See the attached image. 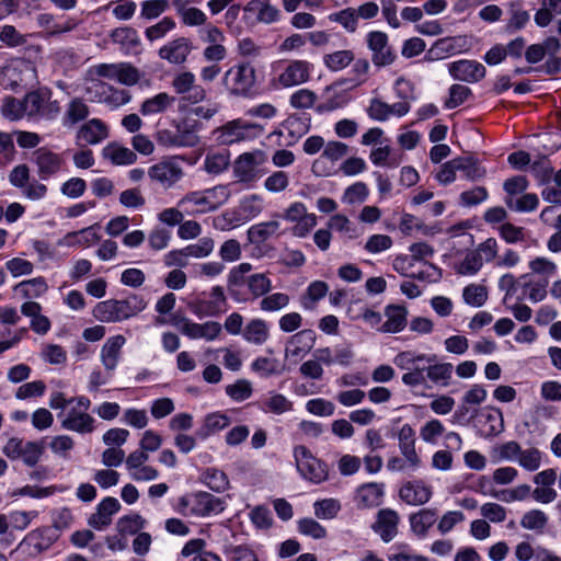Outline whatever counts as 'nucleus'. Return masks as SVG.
<instances>
[{
  "label": "nucleus",
  "instance_id": "obj_1",
  "mask_svg": "<svg viewBox=\"0 0 561 561\" xmlns=\"http://www.w3.org/2000/svg\"><path fill=\"white\" fill-rule=\"evenodd\" d=\"M142 297L130 295L125 299H108L96 304L93 308V317L106 323L122 322L135 317L146 308Z\"/></svg>",
  "mask_w": 561,
  "mask_h": 561
},
{
  "label": "nucleus",
  "instance_id": "obj_2",
  "mask_svg": "<svg viewBox=\"0 0 561 561\" xmlns=\"http://www.w3.org/2000/svg\"><path fill=\"white\" fill-rule=\"evenodd\" d=\"M226 508L225 499L205 491L185 494L178 500L175 510L184 516L208 517Z\"/></svg>",
  "mask_w": 561,
  "mask_h": 561
},
{
  "label": "nucleus",
  "instance_id": "obj_3",
  "mask_svg": "<svg viewBox=\"0 0 561 561\" xmlns=\"http://www.w3.org/2000/svg\"><path fill=\"white\" fill-rule=\"evenodd\" d=\"M263 130V127L256 123L236 118L217 127L213 135L218 145L232 146L243 141H251L261 136Z\"/></svg>",
  "mask_w": 561,
  "mask_h": 561
},
{
  "label": "nucleus",
  "instance_id": "obj_4",
  "mask_svg": "<svg viewBox=\"0 0 561 561\" xmlns=\"http://www.w3.org/2000/svg\"><path fill=\"white\" fill-rule=\"evenodd\" d=\"M70 402L73 404L66 411L61 420V427L79 434L92 433L95 428V420L88 413L91 407L90 399L80 396L70 398Z\"/></svg>",
  "mask_w": 561,
  "mask_h": 561
},
{
  "label": "nucleus",
  "instance_id": "obj_5",
  "mask_svg": "<svg viewBox=\"0 0 561 561\" xmlns=\"http://www.w3.org/2000/svg\"><path fill=\"white\" fill-rule=\"evenodd\" d=\"M255 69L249 62L231 66L222 77V84L233 96H248L255 85Z\"/></svg>",
  "mask_w": 561,
  "mask_h": 561
},
{
  "label": "nucleus",
  "instance_id": "obj_6",
  "mask_svg": "<svg viewBox=\"0 0 561 561\" xmlns=\"http://www.w3.org/2000/svg\"><path fill=\"white\" fill-rule=\"evenodd\" d=\"M53 92L47 88L31 91L23 98L24 111L30 118L54 119L60 112L58 101L53 100Z\"/></svg>",
  "mask_w": 561,
  "mask_h": 561
},
{
  "label": "nucleus",
  "instance_id": "obj_7",
  "mask_svg": "<svg viewBox=\"0 0 561 561\" xmlns=\"http://www.w3.org/2000/svg\"><path fill=\"white\" fill-rule=\"evenodd\" d=\"M294 458L296 468L304 479L314 484H320L328 480L329 469L327 463L314 457L306 446H296L294 448Z\"/></svg>",
  "mask_w": 561,
  "mask_h": 561
},
{
  "label": "nucleus",
  "instance_id": "obj_8",
  "mask_svg": "<svg viewBox=\"0 0 561 561\" xmlns=\"http://www.w3.org/2000/svg\"><path fill=\"white\" fill-rule=\"evenodd\" d=\"M266 161L267 156L261 149L243 152L232 163L233 176L239 183H254L261 178L260 168Z\"/></svg>",
  "mask_w": 561,
  "mask_h": 561
},
{
  "label": "nucleus",
  "instance_id": "obj_9",
  "mask_svg": "<svg viewBox=\"0 0 561 561\" xmlns=\"http://www.w3.org/2000/svg\"><path fill=\"white\" fill-rule=\"evenodd\" d=\"M366 44L371 53V62L377 68L390 66L396 60V53L389 44L388 35L381 31H370Z\"/></svg>",
  "mask_w": 561,
  "mask_h": 561
},
{
  "label": "nucleus",
  "instance_id": "obj_10",
  "mask_svg": "<svg viewBox=\"0 0 561 561\" xmlns=\"http://www.w3.org/2000/svg\"><path fill=\"white\" fill-rule=\"evenodd\" d=\"M227 299L222 287L214 286L210 289L209 298L198 296L188 302V309L198 318L216 317L226 311Z\"/></svg>",
  "mask_w": 561,
  "mask_h": 561
},
{
  "label": "nucleus",
  "instance_id": "obj_11",
  "mask_svg": "<svg viewBox=\"0 0 561 561\" xmlns=\"http://www.w3.org/2000/svg\"><path fill=\"white\" fill-rule=\"evenodd\" d=\"M2 76L11 88L32 84L37 79L34 64L22 58L10 60L3 67Z\"/></svg>",
  "mask_w": 561,
  "mask_h": 561
},
{
  "label": "nucleus",
  "instance_id": "obj_12",
  "mask_svg": "<svg viewBox=\"0 0 561 561\" xmlns=\"http://www.w3.org/2000/svg\"><path fill=\"white\" fill-rule=\"evenodd\" d=\"M88 92H95V101L104 103L112 108L123 106L131 100V95L128 91L123 89L114 88L101 80H91V85L88 88Z\"/></svg>",
  "mask_w": 561,
  "mask_h": 561
},
{
  "label": "nucleus",
  "instance_id": "obj_13",
  "mask_svg": "<svg viewBox=\"0 0 561 561\" xmlns=\"http://www.w3.org/2000/svg\"><path fill=\"white\" fill-rule=\"evenodd\" d=\"M470 45L471 41L466 35L439 38L428 49L427 58L430 60L444 59L447 56L467 51Z\"/></svg>",
  "mask_w": 561,
  "mask_h": 561
},
{
  "label": "nucleus",
  "instance_id": "obj_14",
  "mask_svg": "<svg viewBox=\"0 0 561 561\" xmlns=\"http://www.w3.org/2000/svg\"><path fill=\"white\" fill-rule=\"evenodd\" d=\"M33 161L37 167V174L41 180H48L56 175L66 164L61 154L45 147L38 148L33 152Z\"/></svg>",
  "mask_w": 561,
  "mask_h": 561
},
{
  "label": "nucleus",
  "instance_id": "obj_15",
  "mask_svg": "<svg viewBox=\"0 0 561 561\" xmlns=\"http://www.w3.org/2000/svg\"><path fill=\"white\" fill-rule=\"evenodd\" d=\"M448 72L454 80L477 83L485 77L486 69L478 60L460 59L448 65Z\"/></svg>",
  "mask_w": 561,
  "mask_h": 561
},
{
  "label": "nucleus",
  "instance_id": "obj_16",
  "mask_svg": "<svg viewBox=\"0 0 561 561\" xmlns=\"http://www.w3.org/2000/svg\"><path fill=\"white\" fill-rule=\"evenodd\" d=\"M178 161L176 158H170L150 167L148 171L150 179L165 187L172 186L183 176V169Z\"/></svg>",
  "mask_w": 561,
  "mask_h": 561
},
{
  "label": "nucleus",
  "instance_id": "obj_17",
  "mask_svg": "<svg viewBox=\"0 0 561 561\" xmlns=\"http://www.w3.org/2000/svg\"><path fill=\"white\" fill-rule=\"evenodd\" d=\"M313 66L306 60H293L278 76V82L284 88L302 84L310 79Z\"/></svg>",
  "mask_w": 561,
  "mask_h": 561
},
{
  "label": "nucleus",
  "instance_id": "obj_18",
  "mask_svg": "<svg viewBox=\"0 0 561 561\" xmlns=\"http://www.w3.org/2000/svg\"><path fill=\"white\" fill-rule=\"evenodd\" d=\"M280 213H273L270 220L251 226L248 236L251 242L261 243L271 238H277L285 233L282 229Z\"/></svg>",
  "mask_w": 561,
  "mask_h": 561
},
{
  "label": "nucleus",
  "instance_id": "obj_19",
  "mask_svg": "<svg viewBox=\"0 0 561 561\" xmlns=\"http://www.w3.org/2000/svg\"><path fill=\"white\" fill-rule=\"evenodd\" d=\"M172 87L178 94H184L185 99L192 103L202 102L206 98L205 89L195 83V76L190 71L176 75Z\"/></svg>",
  "mask_w": 561,
  "mask_h": 561
},
{
  "label": "nucleus",
  "instance_id": "obj_20",
  "mask_svg": "<svg viewBox=\"0 0 561 561\" xmlns=\"http://www.w3.org/2000/svg\"><path fill=\"white\" fill-rule=\"evenodd\" d=\"M121 510V504L117 499L107 496L104 497L88 518V525L96 530H103L111 525L113 516Z\"/></svg>",
  "mask_w": 561,
  "mask_h": 561
},
{
  "label": "nucleus",
  "instance_id": "obj_21",
  "mask_svg": "<svg viewBox=\"0 0 561 561\" xmlns=\"http://www.w3.org/2000/svg\"><path fill=\"white\" fill-rule=\"evenodd\" d=\"M399 522L400 516L394 510L382 508L377 513L371 528L383 542H390L398 534Z\"/></svg>",
  "mask_w": 561,
  "mask_h": 561
},
{
  "label": "nucleus",
  "instance_id": "obj_22",
  "mask_svg": "<svg viewBox=\"0 0 561 561\" xmlns=\"http://www.w3.org/2000/svg\"><path fill=\"white\" fill-rule=\"evenodd\" d=\"M251 271L252 265L244 262L232 267L227 276L228 293L237 302L249 301V297L244 294L242 288L244 285L247 286V274Z\"/></svg>",
  "mask_w": 561,
  "mask_h": 561
},
{
  "label": "nucleus",
  "instance_id": "obj_23",
  "mask_svg": "<svg viewBox=\"0 0 561 561\" xmlns=\"http://www.w3.org/2000/svg\"><path fill=\"white\" fill-rule=\"evenodd\" d=\"M316 333L311 329H306L291 335L285 347L286 358H301L308 354L316 343Z\"/></svg>",
  "mask_w": 561,
  "mask_h": 561
},
{
  "label": "nucleus",
  "instance_id": "obj_24",
  "mask_svg": "<svg viewBox=\"0 0 561 561\" xmlns=\"http://www.w3.org/2000/svg\"><path fill=\"white\" fill-rule=\"evenodd\" d=\"M385 484L368 482L359 485L354 495V503L358 508H371L382 503Z\"/></svg>",
  "mask_w": 561,
  "mask_h": 561
},
{
  "label": "nucleus",
  "instance_id": "obj_25",
  "mask_svg": "<svg viewBox=\"0 0 561 561\" xmlns=\"http://www.w3.org/2000/svg\"><path fill=\"white\" fill-rule=\"evenodd\" d=\"M126 339L122 334L108 337L103 344L100 353V359L107 373H113L121 359L122 348Z\"/></svg>",
  "mask_w": 561,
  "mask_h": 561
},
{
  "label": "nucleus",
  "instance_id": "obj_26",
  "mask_svg": "<svg viewBox=\"0 0 561 561\" xmlns=\"http://www.w3.org/2000/svg\"><path fill=\"white\" fill-rule=\"evenodd\" d=\"M108 137L107 126L99 118H92L80 126L76 139L78 144L98 145Z\"/></svg>",
  "mask_w": 561,
  "mask_h": 561
},
{
  "label": "nucleus",
  "instance_id": "obj_27",
  "mask_svg": "<svg viewBox=\"0 0 561 561\" xmlns=\"http://www.w3.org/2000/svg\"><path fill=\"white\" fill-rule=\"evenodd\" d=\"M399 496L409 505H422L427 503L432 497V489L423 481H409L401 486Z\"/></svg>",
  "mask_w": 561,
  "mask_h": 561
},
{
  "label": "nucleus",
  "instance_id": "obj_28",
  "mask_svg": "<svg viewBox=\"0 0 561 561\" xmlns=\"http://www.w3.org/2000/svg\"><path fill=\"white\" fill-rule=\"evenodd\" d=\"M190 53V42L184 37L171 41L159 49L160 58L165 59L170 64L174 65L183 64L186 60Z\"/></svg>",
  "mask_w": 561,
  "mask_h": 561
},
{
  "label": "nucleus",
  "instance_id": "obj_29",
  "mask_svg": "<svg viewBox=\"0 0 561 561\" xmlns=\"http://www.w3.org/2000/svg\"><path fill=\"white\" fill-rule=\"evenodd\" d=\"M112 42L119 46L124 54H135L140 46V38L135 28L129 26L117 27L110 34Z\"/></svg>",
  "mask_w": 561,
  "mask_h": 561
},
{
  "label": "nucleus",
  "instance_id": "obj_30",
  "mask_svg": "<svg viewBox=\"0 0 561 561\" xmlns=\"http://www.w3.org/2000/svg\"><path fill=\"white\" fill-rule=\"evenodd\" d=\"M398 440L401 455L408 458L411 466L420 467L421 459L415 450V432L411 425L404 424L400 428Z\"/></svg>",
  "mask_w": 561,
  "mask_h": 561
},
{
  "label": "nucleus",
  "instance_id": "obj_31",
  "mask_svg": "<svg viewBox=\"0 0 561 561\" xmlns=\"http://www.w3.org/2000/svg\"><path fill=\"white\" fill-rule=\"evenodd\" d=\"M178 206L190 216H197L213 211L203 191H194L185 194L178 202Z\"/></svg>",
  "mask_w": 561,
  "mask_h": 561
},
{
  "label": "nucleus",
  "instance_id": "obj_32",
  "mask_svg": "<svg viewBox=\"0 0 561 561\" xmlns=\"http://www.w3.org/2000/svg\"><path fill=\"white\" fill-rule=\"evenodd\" d=\"M519 280L524 290V296L519 297V300L527 298L529 301L536 304L547 297V287L549 285L547 279H535L531 278L529 274H524L519 277Z\"/></svg>",
  "mask_w": 561,
  "mask_h": 561
},
{
  "label": "nucleus",
  "instance_id": "obj_33",
  "mask_svg": "<svg viewBox=\"0 0 561 561\" xmlns=\"http://www.w3.org/2000/svg\"><path fill=\"white\" fill-rule=\"evenodd\" d=\"M90 114L88 104L80 98L72 99L66 106L61 118L62 126L72 128L83 122Z\"/></svg>",
  "mask_w": 561,
  "mask_h": 561
},
{
  "label": "nucleus",
  "instance_id": "obj_34",
  "mask_svg": "<svg viewBox=\"0 0 561 561\" xmlns=\"http://www.w3.org/2000/svg\"><path fill=\"white\" fill-rule=\"evenodd\" d=\"M387 320L382 323L381 330L388 333L401 332L407 325L408 310L403 306L390 305L385 309Z\"/></svg>",
  "mask_w": 561,
  "mask_h": 561
},
{
  "label": "nucleus",
  "instance_id": "obj_35",
  "mask_svg": "<svg viewBox=\"0 0 561 561\" xmlns=\"http://www.w3.org/2000/svg\"><path fill=\"white\" fill-rule=\"evenodd\" d=\"M245 13H256V21L271 24L278 20L279 10L270 3V0H251L244 7Z\"/></svg>",
  "mask_w": 561,
  "mask_h": 561
},
{
  "label": "nucleus",
  "instance_id": "obj_36",
  "mask_svg": "<svg viewBox=\"0 0 561 561\" xmlns=\"http://www.w3.org/2000/svg\"><path fill=\"white\" fill-rule=\"evenodd\" d=\"M436 520V510L423 508L410 516V526L414 535L424 538Z\"/></svg>",
  "mask_w": 561,
  "mask_h": 561
},
{
  "label": "nucleus",
  "instance_id": "obj_37",
  "mask_svg": "<svg viewBox=\"0 0 561 561\" xmlns=\"http://www.w3.org/2000/svg\"><path fill=\"white\" fill-rule=\"evenodd\" d=\"M481 435L488 437L503 431V416L499 409L484 410L478 416Z\"/></svg>",
  "mask_w": 561,
  "mask_h": 561
},
{
  "label": "nucleus",
  "instance_id": "obj_38",
  "mask_svg": "<svg viewBox=\"0 0 561 561\" xmlns=\"http://www.w3.org/2000/svg\"><path fill=\"white\" fill-rule=\"evenodd\" d=\"M242 337L250 344L263 345L270 337V328L263 319H252L242 331Z\"/></svg>",
  "mask_w": 561,
  "mask_h": 561
},
{
  "label": "nucleus",
  "instance_id": "obj_39",
  "mask_svg": "<svg viewBox=\"0 0 561 561\" xmlns=\"http://www.w3.org/2000/svg\"><path fill=\"white\" fill-rule=\"evenodd\" d=\"M96 226L98 225L90 226L80 231L68 232L59 240L58 244L66 247H90L100 240V236L94 229Z\"/></svg>",
  "mask_w": 561,
  "mask_h": 561
},
{
  "label": "nucleus",
  "instance_id": "obj_40",
  "mask_svg": "<svg viewBox=\"0 0 561 561\" xmlns=\"http://www.w3.org/2000/svg\"><path fill=\"white\" fill-rule=\"evenodd\" d=\"M264 209V201L261 195L251 194L240 201L238 214L242 222L257 217Z\"/></svg>",
  "mask_w": 561,
  "mask_h": 561
},
{
  "label": "nucleus",
  "instance_id": "obj_41",
  "mask_svg": "<svg viewBox=\"0 0 561 561\" xmlns=\"http://www.w3.org/2000/svg\"><path fill=\"white\" fill-rule=\"evenodd\" d=\"M174 103V98L165 92H160L152 98L145 100L140 106L144 116H150L167 111Z\"/></svg>",
  "mask_w": 561,
  "mask_h": 561
},
{
  "label": "nucleus",
  "instance_id": "obj_42",
  "mask_svg": "<svg viewBox=\"0 0 561 561\" xmlns=\"http://www.w3.org/2000/svg\"><path fill=\"white\" fill-rule=\"evenodd\" d=\"M272 289L271 279L263 273H256L247 278V296L249 300L263 297Z\"/></svg>",
  "mask_w": 561,
  "mask_h": 561
},
{
  "label": "nucleus",
  "instance_id": "obj_43",
  "mask_svg": "<svg viewBox=\"0 0 561 561\" xmlns=\"http://www.w3.org/2000/svg\"><path fill=\"white\" fill-rule=\"evenodd\" d=\"M103 157L116 165L133 164L137 160V156L133 150L116 144H111L103 148Z\"/></svg>",
  "mask_w": 561,
  "mask_h": 561
},
{
  "label": "nucleus",
  "instance_id": "obj_44",
  "mask_svg": "<svg viewBox=\"0 0 561 561\" xmlns=\"http://www.w3.org/2000/svg\"><path fill=\"white\" fill-rule=\"evenodd\" d=\"M457 169L462 173V176L469 181L476 182L483 179L486 170L480 165L477 159L471 157H458Z\"/></svg>",
  "mask_w": 561,
  "mask_h": 561
},
{
  "label": "nucleus",
  "instance_id": "obj_45",
  "mask_svg": "<svg viewBox=\"0 0 561 561\" xmlns=\"http://www.w3.org/2000/svg\"><path fill=\"white\" fill-rule=\"evenodd\" d=\"M426 377L430 381L435 385L447 387L450 383V379L454 373V366L450 363H435L425 367Z\"/></svg>",
  "mask_w": 561,
  "mask_h": 561
},
{
  "label": "nucleus",
  "instance_id": "obj_46",
  "mask_svg": "<svg viewBox=\"0 0 561 561\" xmlns=\"http://www.w3.org/2000/svg\"><path fill=\"white\" fill-rule=\"evenodd\" d=\"M355 59L351 49L335 50L323 56V64L331 71H341L348 67Z\"/></svg>",
  "mask_w": 561,
  "mask_h": 561
},
{
  "label": "nucleus",
  "instance_id": "obj_47",
  "mask_svg": "<svg viewBox=\"0 0 561 561\" xmlns=\"http://www.w3.org/2000/svg\"><path fill=\"white\" fill-rule=\"evenodd\" d=\"M529 19V13L523 9L519 2H512L510 4V19L505 26L506 32L513 33L524 28Z\"/></svg>",
  "mask_w": 561,
  "mask_h": 561
},
{
  "label": "nucleus",
  "instance_id": "obj_48",
  "mask_svg": "<svg viewBox=\"0 0 561 561\" xmlns=\"http://www.w3.org/2000/svg\"><path fill=\"white\" fill-rule=\"evenodd\" d=\"M435 355L415 354L414 352L405 351L397 354L393 358V363L401 369L411 370L420 362L433 363L435 362Z\"/></svg>",
  "mask_w": 561,
  "mask_h": 561
},
{
  "label": "nucleus",
  "instance_id": "obj_49",
  "mask_svg": "<svg viewBox=\"0 0 561 561\" xmlns=\"http://www.w3.org/2000/svg\"><path fill=\"white\" fill-rule=\"evenodd\" d=\"M528 267L534 275L539 276V279H547L548 282L557 273V264L545 256H536L530 260Z\"/></svg>",
  "mask_w": 561,
  "mask_h": 561
},
{
  "label": "nucleus",
  "instance_id": "obj_50",
  "mask_svg": "<svg viewBox=\"0 0 561 561\" xmlns=\"http://www.w3.org/2000/svg\"><path fill=\"white\" fill-rule=\"evenodd\" d=\"M203 482L215 492H225L229 488V479L227 474L217 469L208 468L203 473Z\"/></svg>",
  "mask_w": 561,
  "mask_h": 561
},
{
  "label": "nucleus",
  "instance_id": "obj_51",
  "mask_svg": "<svg viewBox=\"0 0 561 561\" xmlns=\"http://www.w3.org/2000/svg\"><path fill=\"white\" fill-rule=\"evenodd\" d=\"M331 22L340 24L347 33H355L358 28V21L353 7L345 8L329 15Z\"/></svg>",
  "mask_w": 561,
  "mask_h": 561
},
{
  "label": "nucleus",
  "instance_id": "obj_52",
  "mask_svg": "<svg viewBox=\"0 0 561 561\" xmlns=\"http://www.w3.org/2000/svg\"><path fill=\"white\" fill-rule=\"evenodd\" d=\"M462 298L467 305L479 308L488 300V289L480 284H470L463 288Z\"/></svg>",
  "mask_w": 561,
  "mask_h": 561
},
{
  "label": "nucleus",
  "instance_id": "obj_53",
  "mask_svg": "<svg viewBox=\"0 0 561 561\" xmlns=\"http://www.w3.org/2000/svg\"><path fill=\"white\" fill-rule=\"evenodd\" d=\"M342 506L336 499H323L313 503L314 515L320 519H333L340 513Z\"/></svg>",
  "mask_w": 561,
  "mask_h": 561
},
{
  "label": "nucleus",
  "instance_id": "obj_54",
  "mask_svg": "<svg viewBox=\"0 0 561 561\" xmlns=\"http://www.w3.org/2000/svg\"><path fill=\"white\" fill-rule=\"evenodd\" d=\"M206 195L207 202L213 211L227 203L231 196L230 185L220 184L210 188L203 190Z\"/></svg>",
  "mask_w": 561,
  "mask_h": 561
},
{
  "label": "nucleus",
  "instance_id": "obj_55",
  "mask_svg": "<svg viewBox=\"0 0 561 561\" xmlns=\"http://www.w3.org/2000/svg\"><path fill=\"white\" fill-rule=\"evenodd\" d=\"M0 112L3 117L10 121H19L26 116L23 99L19 100L13 96H7L3 99Z\"/></svg>",
  "mask_w": 561,
  "mask_h": 561
},
{
  "label": "nucleus",
  "instance_id": "obj_56",
  "mask_svg": "<svg viewBox=\"0 0 561 561\" xmlns=\"http://www.w3.org/2000/svg\"><path fill=\"white\" fill-rule=\"evenodd\" d=\"M542 453L536 447L523 449L517 462L523 469L534 472L537 471L542 463Z\"/></svg>",
  "mask_w": 561,
  "mask_h": 561
},
{
  "label": "nucleus",
  "instance_id": "obj_57",
  "mask_svg": "<svg viewBox=\"0 0 561 561\" xmlns=\"http://www.w3.org/2000/svg\"><path fill=\"white\" fill-rule=\"evenodd\" d=\"M482 266V260L473 249L465 254L461 262L457 265L456 272L460 275L473 276L481 271Z\"/></svg>",
  "mask_w": 561,
  "mask_h": 561
},
{
  "label": "nucleus",
  "instance_id": "obj_58",
  "mask_svg": "<svg viewBox=\"0 0 561 561\" xmlns=\"http://www.w3.org/2000/svg\"><path fill=\"white\" fill-rule=\"evenodd\" d=\"M293 407V402L282 393L271 392L270 397L263 401V409L275 414L291 411Z\"/></svg>",
  "mask_w": 561,
  "mask_h": 561
},
{
  "label": "nucleus",
  "instance_id": "obj_59",
  "mask_svg": "<svg viewBox=\"0 0 561 561\" xmlns=\"http://www.w3.org/2000/svg\"><path fill=\"white\" fill-rule=\"evenodd\" d=\"M146 520L137 513L121 517L116 527L122 535H135L145 527Z\"/></svg>",
  "mask_w": 561,
  "mask_h": 561
},
{
  "label": "nucleus",
  "instance_id": "obj_60",
  "mask_svg": "<svg viewBox=\"0 0 561 561\" xmlns=\"http://www.w3.org/2000/svg\"><path fill=\"white\" fill-rule=\"evenodd\" d=\"M505 204L508 208L515 211H533L537 208L539 199L536 194L527 193L516 199L513 197H506Z\"/></svg>",
  "mask_w": 561,
  "mask_h": 561
},
{
  "label": "nucleus",
  "instance_id": "obj_61",
  "mask_svg": "<svg viewBox=\"0 0 561 561\" xmlns=\"http://www.w3.org/2000/svg\"><path fill=\"white\" fill-rule=\"evenodd\" d=\"M48 446L54 455L62 459H69L70 451L75 447V440L69 435H57L51 437Z\"/></svg>",
  "mask_w": 561,
  "mask_h": 561
},
{
  "label": "nucleus",
  "instance_id": "obj_62",
  "mask_svg": "<svg viewBox=\"0 0 561 561\" xmlns=\"http://www.w3.org/2000/svg\"><path fill=\"white\" fill-rule=\"evenodd\" d=\"M229 164V153H209L204 160V169L209 174H220Z\"/></svg>",
  "mask_w": 561,
  "mask_h": 561
},
{
  "label": "nucleus",
  "instance_id": "obj_63",
  "mask_svg": "<svg viewBox=\"0 0 561 561\" xmlns=\"http://www.w3.org/2000/svg\"><path fill=\"white\" fill-rule=\"evenodd\" d=\"M229 424L230 419L226 414L221 412H214L205 417L202 431L205 436H209L226 428Z\"/></svg>",
  "mask_w": 561,
  "mask_h": 561
},
{
  "label": "nucleus",
  "instance_id": "obj_64",
  "mask_svg": "<svg viewBox=\"0 0 561 561\" xmlns=\"http://www.w3.org/2000/svg\"><path fill=\"white\" fill-rule=\"evenodd\" d=\"M548 523V516L540 510H531L525 513L520 519L523 528L541 531Z\"/></svg>",
  "mask_w": 561,
  "mask_h": 561
}]
</instances>
